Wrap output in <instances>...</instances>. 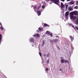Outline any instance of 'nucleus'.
Segmentation results:
<instances>
[{
	"instance_id": "58836bf2",
	"label": "nucleus",
	"mask_w": 78,
	"mask_h": 78,
	"mask_svg": "<svg viewBox=\"0 0 78 78\" xmlns=\"http://www.w3.org/2000/svg\"><path fill=\"white\" fill-rule=\"evenodd\" d=\"M0 25H1V26H2V23H0Z\"/></svg>"
},
{
	"instance_id": "393cba45",
	"label": "nucleus",
	"mask_w": 78,
	"mask_h": 78,
	"mask_svg": "<svg viewBox=\"0 0 78 78\" xmlns=\"http://www.w3.org/2000/svg\"><path fill=\"white\" fill-rule=\"evenodd\" d=\"M75 29H76V30H78V27L76 26H75Z\"/></svg>"
},
{
	"instance_id": "7c9ffc66",
	"label": "nucleus",
	"mask_w": 78,
	"mask_h": 78,
	"mask_svg": "<svg viewBox=\"0 0 78 78\" xmlns=\"http://www.w3.org/2000/svg\"><path fill=\"white\" fill-rule=\"evenodd\" d=\"M45 8V6L44 5L42 6V8Z\"/></svg>"
},
{
	"instance_id": "c85d7f7f",
	"label": "nucleus",
	"mask_w": 78,
	"mask_h": 78,
	"mask_svg": "<svg viewBox=\"0 0 78 78\" xmlns=\"http://www.w3.org/2000/svg\"><path fill=\"white\" fill-rule=\"evenodd\" d=\"M50 62V61L49 60H47V63L48 64H49V62Z\"/></svg>"
},
{
	"instance_id": "9d476101",
	"label": "nucleus",
	"mask_w": 78,
	"mask_h": 78,
	"mask_svg": "<svg viewBox=\"0 0 78 78\" xmlns=\"http://www.w3.org/2000/svg\"><path fill=\"white\" fill-rule=\"evenodd\" d=\"M44 27H50V26L45 23H44Z\"/></svg>"
},
{
	"instance_id": "4be33fe9",
	"label": "nucleus",
	"mask_w": 78,
	"mask_h": 78,
	"mask_svg": "<svg viewBox=\"0 0 78 78\" xmlns=\"http://www.w3.org/2000/svg\"><path fill=\"white\" fill-rule=\"evenodd\" d=\"M74 9H78V6H75L74 7Z\"/></svg>"
},
{
	"instance_id": "4468645a",
	"label": "nucleus",
	"mask_w": 78,
	"mask_h": 78,
	"mask_svg": "<svg viewBox=\"0 0 78 78\" xmlns=\"http://www.w3.org/2000/svg\"><path fill=\"white\" fill-rule=\"evenodd\" d=\"M46 33L47 34L49 35V36H50V32H49L48 31H47L46 32Z\"/></svg>"
},
{
	"instance_id": "1a4fd4ad",
	"label": "nucleus",
	"mask_w": 78,
	"mask_h": 78,
	"mask_svg": "<svg viewBox=\"0 0 78 78\" xmlns=\"http://www.w3.org/2000/svg\"><path fill=\"white\" fill-rule=\"evenodd\" d=\"M69 11L66 12L65 13V17H68V16H69Z\"/></svg>"
},
{
	"instance_id": "423d86ee",
	"label": "nucleus",
	"mask_w": 78,
	"mask_h": 78,
	"mask_svg": "<svg viewBox=\"0 0 78 78\" xmlns=\"http://www.w3.org/2000/svg\"><path fill=\"white\" fill-rule=\"evenodd\" d=\"M36 12L38 16H41V10H40L39 11H37Z\"/></svg>"
},
{
	"instance_id": "6ab92c4d",
	"label": "nucleus",
	"mask_w": 78,
	"mask_h": 78,
	"mask_svg": "<svg viewBox=\"0 0 78 78\" xmlns=\"http://www.w3.org/2000/svg\"><path fill=\"white\" fill-rule=\"evenodd\" d=\"M50 42L51 44H53V42H54V41L51 40V41H50Z\"/></svg>"
},
{
	"instance_id": "79ce46f5",
	"label": "nucleus",
	"mask_w": 78,
	"mask_h": 78,
	"mask_svg": "<svg viewBox=\"0 0 78 78\" xmlns=\"http://www.w3.org/2000/svg\"><path fill=\"white\" fill-rule=\"evenodd\" d=\"M48 0V1H50V0Z\"/></svg>"
},
{
	"instance_id": "6e6552de",
	"label": "nucleus",
	"mask_w": 78,
	"mask_h": 78,
	"mask_svg": "<svg viewBox=\"0 0 78 78\" xmlns=\"http://www.w3.org/2000/svg\"><path fill=\"white\" fill-rule=\"evenodd\" d=\"M68 10L69 11H73V8H72V7L70 6L68 7Z\"/></svg>"
},
{
	"instance_id": "cd10ccee",
	"label": "nucleus",
	"mask_w": 78,
	"mask_h": 78,
	"mask_svg": "<svg viewBox=\"0 0 78 78\" xmlns=\"http://www.w3.org/2000/svg\"><path fill=\"white\" fill-rule=\"evenodd\" d=\"M39 55H40V56H41L42 54H41V53L39 52Z\"/></svg>"
},
{
	"instance_id": "0eeeda50",
	"label": "nucleus",
	"mask_w": 78,
	"mask_h": 78,
	"mask_svg": "<svg viewBox=\"0 0 78 78\" xmlns=\"http://www.w3.org/2000/svg\"><path fill=\"white\" fill-rule=\"evenodd\" d=\"M64 5L65 6L66 9H67V8L69 7V5L67 4V3H65Z\"/></svg>"
},
{
	"instance_id": "f03ea898",
	"label": "nucleus",
	"mask_w": 78,
	"mask_h": 78,
	"mask_svg": "<svg viewBox=\"0 0 78 78\" xmlns=\"http://www.w3.org/2000/svg\"><path fill=\"white\" fill-rule=\"evenodd\" d=\"M51 1L52 2H54V3L55 4H56L57 5H59V0H51Z\"/></svg>"
},
{
	"instance_id": "2eb2a0df",
	"label": "nucleus",
	"mask_w": 78,
	"mask_h": 78,
	"mask_svg": "<svg viewBox=\"0 0 78 78\" xmlns=\"http://www.w3.org/2000/svg\"><path fill=\"white\" fill-rule=\"evenodd\" d=\"M44 42V40H43L41 43L42 46H44V44H45V43Z\"/></svg>"
},
{
	"instance_id": "aec40b11",
	"label": "nucleus",
	"mask_w": 78,
	"mask_h": 78,
	"mask_svg": "<svg viewBox=\"0 0 78 78\" xmlns=\"http://www.w3.org/2000/svg\"><path fill=\"white\" fill-rule=\"evenodd\" d=\"M41 6H39L38 7L37 9V10H39V9H40V8H41Z\"/></svg>"
},
{
	"instance_id": "b1692460",
	"label": "nucleus",
	"mask_w": 78,
	"mask_h": 78,
	"mask_svg": "<svg viewBox=\"0 0 78 78\" xmlns=\"http://www.w3.org/2000/svg\"><path fill=\"white\" fill-rule=\"evenodd\" d=\"M37 8V6H34V9H36Z\"/></svg>"
},
{
	"instance_id": "a878e982",
	"label": "nucleus",
	"mask_w": 78,
	"mask_h": 78,
	"mask_svg": "<svg viewBox=\"0 0 78 78\" xmlns=\"http://www.w3.org/2000/svg\"><path fill=\"white\" fill-rule=\"evenodd\" d=\"M72 27L73 28H74V29H75V26H74L72 25Z\"/></svg>"
},
{
	"instance_id": "5701e85b",
	"label": "nucleus",
	"mask_w": 78,
	"mask_h": 78,
	"mask_svg": "<svg viewBox=\"0 0 78 78\" xmlns=\"http://www.w3.org/2000/svg\"><path fill=\"white\" fill-rule=\"evenodd\" d=\"M64 62L65 63H66L68 62V61H66V60H64Z\"/></svg>"
},
{
	"instance_id": "f8f14e48",
	"label": "nucleus",
	"mask_w": 78,
	"mask_h": 78,
	"mask_svg": "<svg viewBox=\"0 0 78 78\" xmlns=\"http://www.w3.org/2000/svg\"><path fill=\"white\" fill-rule=\"evenodd\" d=\"M38 30L39 31H42V30H43V28H41L40 27H39L38 28Z\"/></svg>"
},
{
	"instance_id": "f704fd0d",
	"label": "nucleus",
	"mask_w": 78,
	"mask_h": 78,
	"mask_svg": "<svg viewBox=\"0 0 78 78\" xmlns=\"http://www.w3.org/2000/svg\"><path fill=\"white\" fill-rule=\"evenodd\" d=\"M37 32H39V30H37Z\"/></svg>"
},
{
	"instance_id": "7ed1b4c3",
	"label": "nucleus",
	"mask_w": 78,
	"mask_h": 78,
	"mask_svg": "<svg viewBox=\"0 0 78 78\" xmlns=\"http://www.w3.org/2000/svg\"><path fill=\"white\" fill-rule=\"evenodd\" d=\"M61 6L62 9L63 11H64L65 9V7L64 6V4H63L62 2H61Z\"/></svg>"
},
{
	"instance_id": "c9c22d12",
	"label": "nucleus",
	"mask_w": 78,
	"mask_h": 78,
	"mask_svg": "<svg viewBox=\"0 0 78 78\" xmlns=\"http://www.w3.org/2000/svg\"><path fill=\"white\" fill-rule=\"evenodd\" d=\"M49 1L48 0H46V2H48Z\"/></svg>"
},
{
	"instance_id": "473e14b6",
	"label": "nucleus",
	"mask_w": 78,
	"mask_h": 78,
	"mask_svg": "<svg viewBox=\"0 0 78 78\" xmlns=\"http://www.w3.org/2000/svg\"><path fill=\"white\" fill-rule=\"evenodd\" d=\"M61 1H62V2H64V1H65V0H61Z\"/></svg>"
},
{
	"instance_id": "a211bd4d",
	"label": "nucleus",
	"mask_w": 78,
	"mask_h": 78,
	"mask_svg": "<svg viewBox=\"0 0 78 78\" xmlns=\"http://www.w3.org/2000/svg\"><path fill=\"white\" fill-rule=\"evenodd\" d=\"M0 28L2 30H5L4 28H3V27L2 26Z\"/></svg>"
},
{
	"instance_id": "412c9836",
	"label": "nucleus",
	"mask_w": 78,
	"mask_h": 78,
	"mask_svg": "<svg viewBox=\"0 0 78 78\" xmlns=\"http://www.w3.org/2000/svg\"><path fill=\"white\" fill-rule=\"evenodd\" d=\"M70 37L72 40H73V37L72 36H70Z\"/></svg>"
},
{
	"instance_id": "72a5a7b5",
	"label": "nucleus",
	"mask_w": 78,
	"mask_h": 78,
	"mask_svg": "<svg viewBox=\"0 0 78 78\" xmlns=\"http://www.w3.org/2000/svg\"><path fill=\"white\" fill-rule=\"evenodd\" d=\"M66 1H67V2H69V1H70V0H66Z\"/></svg>"
},
{
	"instance_id": "4c0bfd02",
	"label": "nucleus",
	"mask_w": 78,
	"mask_h": 78,
	"mask_svg": "<svg viewBox=\"0 0 78 78\" xmlns=\"http://www.w3.org/2000/svg\"><path fill=\"white\" fill-rule=\"evenodd\" d=\"M59 70L60 71H61V70H62V69H60Z\"/></svg>"
},
{
	"instance_id": "20e7f679",
	"label": "nucleus",
	"mask_w": 78,
	"mask_h": 78,
	"mask_svg": "<svg viewBox=\"0 0 78 78\" xmlns=\"http://www.w3.org/2000/svg\"><path fill=\"white\" fill-rule=\"evenodd\" d=\"M29 41L30 42H33V43H34V39L33 37L30 38L29 39Z\"/></svg>"
},
{
	"instance_id": "9b49d317",
	"label": "nucleus",
	"mask_w": 78,
	"mask_h": 78,
	"mask_svg": "<svg viewBox=\"0 0 78 78\" xmlns=\"http://www.w3.org/2000/svg\"><path fill=\"white\" fill-rule=\"evenodd\" d=\"M74 3H75V2L73 1H72L69 2V4L70 5H74Z\"/></svg>"
},
{
	"instance_id": "f257e3e1",
	"label": "nucleus",
	"mask_w": 78,
	"mask_h": 78,
	"mask_svg": "<svg viewBox=\"0 0 78 78\" xmlns=\"http://www.w3.org/2000/svg\"><path fill=\"white\" fill-rule=\"evenodd\" d=\"M78 12L77 11H74L70 13V19H73V20H75V19H76V21L75 22V23L76 25H78V16L76 17V16H74L73 15L78 16Z\"/></svg>"
},
{
	"instance_id": "39448f33",
	"label": "nucleus",
	"mask_w": 78,
	"mask_h": 78,
	"mask_svg": "<svg viewBox=\"0 0 78 78\" xmlns=\"http://www.w3.org/2000/svg\"><path fill=\"white\" fill-rule=\"evenodd\" d=\"M33 37H40V35L39 34H35L33 35Z\"/></svg>"
},
{
	"instance_id": "a19ab883",
	"label": "nucleus",
	"mask_w": 78,
	"mask_h": 78,
	"mask_svg": "<svg viewBox=\"0 0 78 78\" xmlns=\"http://www.w3.org/2000/svg\"><path fill=\"white\" fill-rule=\"evenodd\" d=\"M70 25L71 26V25H72V24H71Z\"/></svg>"
},
{
	"instance_id": "c756f323",
	"label": "nucleus",
	"mask_w": 78,
	"mask_h": 78,
	"mask_svg": "<svg viewBox=\"0 0 78 78\" xmlns=\"http://www.w3.org/2000/svg\"><path fill=\"white\" fill-rule=\"evenodd\" d=\"M46 71L47 72V71H48V69L47 68H46Z\"/></svg>"
},
{
	"instance_id": "bb28decb",
	"label": "nucleus",
	"mask_w": 78,
	"mask_h": 78,
	"mask_svg": "<svg viewBox=\"0 0 78 78\" xmlns=\"http://www.w3.org/2000/svg\"><path fill=\"white\" fill-rule=\"evenodd\" d=\"M52 35L53 34H52V33L50 34V35L51 37H52V36H53Z\"/></svg>"
},
{
	"instance_id": "2f4dec72",
	"label": "nucleus",
	"mask_w": 78,
	"mask_h": 78,
	"mask_svg": "<svg viewBox=\"0 0 78 78\" xmlns=\"http://www.w3.org/2000/svg\"><path fill=\"white\" fill-rule=\"evenodd\" d=\"M57 48H58V50H60V48H59V47H58Z\"/></svg>"
},
{
	"instance_id": "ea45409f",
	"label": "nucleus",
	"mask_w": 78,
	"mask_h": 78,
	"mask_svg": "<svg viewBox=\"0 0 78 78\" xmlns=\"http://www.w3.org/2000/svg\"><path fill=\"white\" fill-rule=\"evenodd\" d=\"M32 47H34V45H32Z\"/></svg>"
},
{
	"instance_id": "e433bc0d",
	"label": "nucleus",
	"mask_w": 78,
	"mask_h": 78,
	"mask_svg": "<svg viewBox=\"0 0 78 78\" xmlns=\"http://www.w3.org/2000/svg\"><path fill=\"white\" fill-rule=\"evenodd\" d=\"M49 55L48 54H47V57H48Z\"/></svg>"
},
{
	"instance_id": "dca6fc26",
	"label": "nucleus",
	"mask_w": 78,
	"mask_h": 78,
	"mask_svg": "<svg viewBox=\"0 0 78 78\" xmlns=\"http://www.w3.org/2000/svg\"><path fill=\"white\" fill-rule=\"evenodd\" d=\"M54 42H58V40L57 39H55L54 40Z\"/></svg>"
},
{
	"instance_id": "f3484780",
	"label": "nucleus",
	"mask_w": 78,
	"mask_h": 78,
	"mask_svg": "<svg viewBox=\"0 0 78 78\" xmlns=\"http://www.w3.org/2000/svg\"><path fill=\"white\" fill-rule=\"evenodd\" d=\"M64 60L63 59H61V63H62V64H63V63H64Z\"/></svg>"
},
{
	"instance_id": "ddd939ff",
	"label": "nucleus",
	"mask_w": 78,
	"mask_h": 78,
	"mask_svg": "<svg viewBox=\"0 0 78 78\" xmlns=\"http://www.w3.org/2000/svg\"><path fill=\"white\" fill-rule=\"evenodd\" d=\"M2 34H0V43H1V40H2Z\"/></svg>"
}]
</instances>
